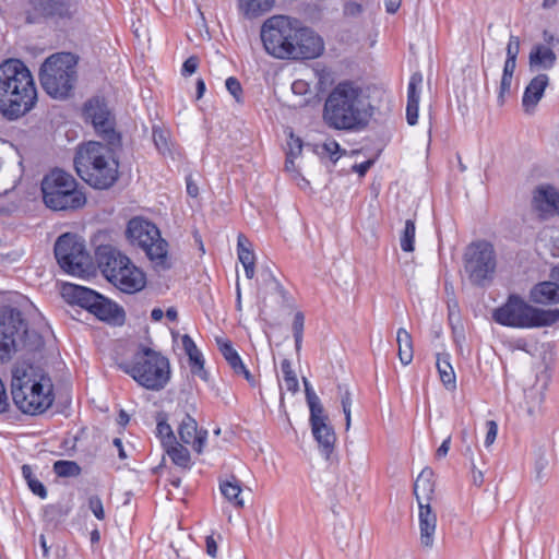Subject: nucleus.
Masks as SVG:
<instances>
[{"mask_svg": "<svg viewBox=\"0 0 559 559\" xmlns=\"http://www.w3.org/2000/svg\"><path fill=\"white\" fill-rule=\"evenodd\" d=\"M157 436L160 438L163 445L166 448L176 443V438L170 425L165 418L158 419L156 425Z\"/></svg>", "mask_w": 559, "mask_h": 559, "instance_id": "41", "label": "nucleus"}, {"mask_svg": "<svg viewBox=\"0 0 559 559\" xmlns=\"http://www.w3.org/2000/svg\"><path fill=\"white\" fill-rule=\"evenodd\" d=\"M43 346V336L28 330L19 309L10 306L0 308V362L11 359L19 349L34 352Z\"/></svg>", "mask_w": 559, "mask_h": 559, "instance_id": "5", "label": "nucleus"}, {"mask_svg": "<svg viewBox=\"0 0 559 559\" xmlns=\"http://www.w3.org/2000/svg\"><path fill=\"white\" fill-rule=\"evenodd\" d=\"M126 235L132 246L145 252L156 269H170L168 243L160 237L155 224L141 217H133L128 223Z\"/></svg>", "mask_w": 559, "mask_h": 559, "instance_id": "10", "label": "nucleus"}, {"mask_svg": "<svg viewBox=\"0 0 559 559\" xmlns=\"http://www.w3.org/2000/svg\"><path fill=\"white\" fill-rule=\"evenodd\" d=\"M294 41L289 45L286 59H314L324 49L322 38L312 29L300 26L297 21L295 26Z\"/></svg>", "mask_w": 559, "mask_h": 559, "instance_id": "17", "label": "nucleus"}, {"mask_svg": "<svg viewBox=\"0 0 559 559\" xmlns=\"http://www.w3.org/2000/svg\"><path fill=\"white\" fill-rule=\"evenodd\" d=\"M88 508L97 520L103 521L105 519L103 501L98 496L88 498Z\"/></svg>", "mask_w": 559, "mask_h": 559, "instance_id": "47", "label": "nucleus"}, {"mask_svg": "<svg viewBox=\"0 0 559 559\" xmlns=\"http://www.w3.org/2000/svg\"><path fill=\"white\" fill-rule=\"evenodd\" d=\"M423 82L420 73H414L411 76L407 87V103H419V91L418 87Z\"/></svg>", "mask_w": 559, "mask_h": 559, "instance_id": "43", "label": "nucleus"}, {"mask_svg": "<svg viewBox=\"0 0 559 559\" xmlns=\"http://www.w3.org/2000/svg\"><path fill=\"white\" fill-rule=\"evenodd\" d=\"M238 259L243 265L247 278L251 280L255 273L254 252L251 243L246 236L240 234L237 239Z\"/></svg>", "mask_w": 559, "mask_h": 559, "instance_id": "28", "label": "nucleus"}, {"mask_svg": "<svg viewBox=\"0 0 559 559\" xmlns=\"http://www.w3.org/2000/svg\"><path fill=\"white\" fill-rule=\"evenodd\" d=\"M216 343L218 345L219 352L228 362L230 368L235 371L237 368H241L243 364L237 350L233 347V344L229 341L216 338Z\"/></svg>", "mask_w": 559, "mask_h": 559, "instance_id": "34", "label": "nucleus"}, {"mask_svg": "<svg viewBox=\"0 0 559 559\" xmlns=\"http://www.w3.org/2000/svg\"><path fill=\"white\" fill-rule=\"evenodd\" d=\"M11 394L15 406L28 415L43 414L55 400L50 377L33 367L13 372Z\"/></svg>", "mask_w": 559, "mask_h": 559, "instance_id": "4", "label": "nucleus"}, {"mask_svg": "<svg viewBox=\"0 0 559 559\" xmlns=\"http://www.w3.org/2000/svg\"><path fill=\"white\" fill-rule=\"evenodd\" d=\"M338 393L341 395V405L343 408V413L345 415V427L346 430L349 429L352 418H350V406H352V394L349 390L344 385H338Z\"/></svg>", "mask_w": 559, "mask_h": 559, "instance_id": "42", "label": "nucleus"}, {"mask_svg": "<svg viewBox=\"0 0 559 559\" xmlns=\"http://www.w3.org/2000/svg\"><path fill=\"white\" fill-rule=\"evenodd\" d=\"M402 3V0H384L385 11L390 14L397 12Z\"/></svg>", "mask_w": 559, "mask_h": 559, "instance_id": "63", "label": "nucleus"}, {"mask_svg": "<svg viewBox=\"0 0 559 559\" xmlns=\"http://www.w3.org/2000/svg\"><path fill=\"white\" fill-rule=\"evenodd\" d=\"M166 452L174 464L182 468H190L191 459L187 448L179 443H173L166 447Z\"/></svg>", "mask_w": 559, "mask_h": 559, "instance_id": "33", "label": "nucleus"}, {"mask_svg": "<svg viewBox=\"0 0 559 559\" xmlns=\"http://www.w3.org/2000/svg\"><path fill=\"white\" fill-rule=\"evenodd\" d=\"M314 152L320 157L329 156L330 159L335 164L340 159L342 153H345V150H342L335 140H329L322 145H317Z\"/></svg>", "mask_w": 559, "mask_h": 559, "instance_id": "39", "label": "nucleus"}, {"mask_svg": "<svg viewBox=\"0 0 559 559\" xmlns=\"http://www.w3.org/2000/svg\"><path fill=\"white\" fill-rule=\"evenodd\" d=\"M84 116L96 134L111 146H121V135L116 131V120L104 98L93 97L84 104Z\"/></svg>", "mask_w": 559, "mask_h": 559, "instance_id": "15", "label": "nucleus"}, {"mask_svg": "<svg viewBox=\"0 0 559 559\" xmlns=\"http://www.w3.org/2000/svg\"><path fill=\"white\" fill-rule=\"evenodd\" d=\"M281 369L283 372L284 385H285L286 390L290 391L293 393L297 392L299 389V384H298L297 377H296L294 370L292 369L290 361L288 359H284L281 362Z\"/></svg>", "mask_w": 559, "mask_h": 559, "instance_id": "40", "label": "nucleus"}, {"mask_svg": "<svg viewBox=\"0 0 559 559\" xmlns=\"http://www.w3.org/2000/svg\"><path fill=\"white\" fill-rule=\"evenodd\" d=\"M78 58L71 52L48 57L40 67L39 80L44 91L53 98L70 96L76 82Z\"/></svg>", "mask_w": 559, "mask_h": 559, "instance_id": "9", "label": "nucleus"}, {"mask_svg": "<svg viewBox=\"0 0 559 559\" xmlns=\"http://www.w3.org/2000/svg\"><path fill=\"white\" fill-rule=\"evenodd\" d=\"M297 20L284 15L267 19L261 27V40L266 52L278 59H286L289 45L294 41Z\"/></svg>", "mask_w": 559, "mask_h": 559, "instance_id": "13", "label": "nucleus"}, {"mask_svg": "<svg viewBox=\"0 0 559 559\" xmlns=\"http://www.w3.org/2000/svg\"><path fill=\"white\" fill-rule=\"evenodd\" d=\"M22 475L27 483L31 491L41 499L47 497V489L41 481H39L33 474V469L29 465L24 464L22 466Z\"/></svg>", "mask_w": 559, "mask_h": 559, "instance_id": "37", "label": "nucleus"}, {"mask_svg": "<svg viewBox=\"0 0 559 559\" xmlns=\"http://www.w3.org/2000/svg\"><path fill=\"white\" fill-rule=\"evenodd\" d=\"M118 368L139 385L150 391L163 390L170 380L169 359L147 346H140L131 362H120Z\"/></svg>", "mask_w": 559, "mask_h": 559, "instance_id": "7", "label": "nucleus"}, {"mask_svg": "<svg viewBox=\"0 0 559 559\" xmlns=\"http://www.w3.org/2000/svg\"><path fill=\"white\" fill-rule=\"evenodd\" d=\"M119 275L111 280V284L126 294H135L142 290L146 285L145 274L132 262L119 267Z\"/></svg>", "mask_w": 559, "mask_h": 559, "instance_id": "21", "label": "nucleus"}, {"mask_svg": "<svg viewBox=\"0 0 559 559\" xmlns=\"http://www.w3.org/2000/svg\"><path fill=\"white\" fill-rule=\"evenodd\" d=\"M420 543L426 548L433 545V535L437 527V515L431 510L430 503L419 504Z\"/></svg>", "mask_w": 559, "mask_h": 559, "instance_id": "23", "label": "nucleus"}, {"mask_svg": "<svg viewBox=\"0 0 559 559\" xmlns=\"http://www.w3.org/2000/svg\"><path fill=\"white\" fill-rule=\"evenodd\" d=\"M188 357H189L192 373L198 374L203 380H206L207 373L204 370V360H203L201 352L198 350L195 354L192 353V354L188 355Z\"/></svg>", "mask_w": 559, "mask_h": 559, "instance_id": "44", "label": "nucleus"}, {"mask_svg": "<svg viewBox=\"0 0 559 559\" xmlns=\"http://www.w3.org/2000/svg\"><path fill=\"white\" fill-rule=\"evenodd\" d=\"M556 60L557 57L552 49L544 45L534 46L528 56V63L531 70H550L555 66Z\"/></svg>", "mask_w": 559, "mask_h": 559, "instance_id": "27", "label": "nucleus"}, {"mask_svg": "<svg viewBox=\"0 0 559 559\" xmlns=\"http://www.w3.org/2000/svg\"><path fill=\"white\" fill-rule=\"evenodd\" d=\"M43 202L55 212H73L86 204V195L76 179L60 168H53L41 179Z\"/></svg>", "mask_w": 559, "mask_h": 559, "instance_id": "6", "label": "nucleus"}, {"mask_svg": "<svg viewBox=\"0 0 559 559\" xmlns=\"http://www.w3.org/2000/svg\"><path fill=\"white\" fill-rule=\"evenodd\" d=\"M275 0H238L239 10L247 17H255L270 11Z\"/></svg>", "mask_w": 559, "mask_h": 559, "instance_id": "32", "label": "nucleus"}, {"mask_svg": "<svg viewBox=\"0 0 559 559\" xmlns=\"http://www.w3.org/2000/svg\"><path fill=\"white\" fill-rule=\"evenodd\" d=\"M487 428H488V430L486 433L485 445L489 447L496 440L497 432H498V426H497L496 421L489 420V421H487Z\"/></svg>", "mask_w": 559, "mask_h": 559, "instance_id": "56", "label": "nucleus"}, {"mask_svg": "<svg viewBox=\"0 0 559 559\" xmlns=\"http://www.w3.org/2000/svg\"><path fill=\"white\" fill-rule=\"evenodd\" d=\"M465 456H467L471 461V468H472V477H473V484L475 486H481L484 483V474L481 471L477 469L474 460H473V451L471 447L466 448V451L464 453Z\"/></svg>", "mask_w": 559, "mask_h": 559, "instance_id": "48", "label": "nucleus"}, {"mask_svg": "<svg viewBox=\"0 0 559 559\" xmlns=\"http://www.w3.org/2000/svg\"><path fill=\"white\" fill-rule=\"evenodd\" d=\"M532 209L542 219L559 215V190L551 185H539L533 191Z\"/></svg>", "mask_w": 559, "mask_h": 559, "instance_id": "19", "label": "nucleus"}, {"mask_svg": "<svg viewBox=\"0 0 559 559\" xmlns=\"http://www.w3.org/2000/svg\"><path fill=\"white\" fill-rule=\"evenodd\" d=\"M416 225L414 219L405 222L404 229L400 237L401 249L404 252H413L415 249Z\"/></svg>", "mask_w": 559, "mask_h": 559, "instance_id": "38", "label": "nucleus"}, {"mask_svg": "<svg viewBox=\"0 0 559 559\" xmlns=\"http://www.w3.org/2000/svg\"><path fill=\"white\" fill-rule=\"evenodd\" d=\"M373 116L369 96L356 82H338L329 93L323 105V120L328 127L340 131H361Z\"/></svg>", "mask_w": 559, "mask_h": 559, "instance_id": "1", "label": "nucleus"}, {"mask_svg": "<svg viewBox=\"0 0 559 559\" xmlns=\"http://www.w3.org/2000/svg\"><path fill=\"white\" fill-rule=\"evenodd\" d=\"M305 382V393H306V400L307 404L309 406L310 413L317 412L320 413V409H324L322 406L319 396L316 394V392L312 390L309 382L304 379Z\"/></svg>", "mask_w": 559, "mask_h": 559, "instance_id": "45", "label": "nucleus"}, {"mask_svg": "<svg viewBox=\"0 0 559 559\" xmlns=\"http://www.w3.org/2000/svg\"><path fill=\"white\" fill-rule=\"evenodd\" d=\"M181 342H182V347L187 355H190L192 353L195 354L199 350L194 341L188 334H185L182 336Z\"/></svg>", "mask_w": 559, "mask_h": 559, "instance_id": "58", "label": "nucleus"}, {"mask_svg": "<svg viewBox=\"0 0 559 559\" xmlns=\"http://www.w3.org/2000/svg\"><path fill=\"white\" fill-rule=\"evenodd\" d=\"M536 460H535V469L537 477H540L542 472L548 465V460L546 457V448L544 445H539L536 450Z\"/></svg>", "mask_w": 559, "mask_h": 559, "instance_id": "50", "label": "nucleus"}, {"mask_svg": "<svg viewBox=\"0 0 559 559\" xmlns=\"http://www.w3.org/2000/svg\"><path fill=\"white\" fill-rule=\"evenodd\" d=\"M288 152H287V155L286 156H289V157H297L298 155H300L301 151H302V141L300 138H297V136H294L293 133H290V140L288 142Z\"/></svg>", "mask_w": 559, "mask_h": 559, "instance_id": "52", "label": "nucleus"}, {"mask_svg": "<svg viewBox=\"0 0 559 559\" xmlns=\"http://www.w3.org/2000/svg\"><path fill=\"white\" fill-rule=\"evenodd\" d=\"M397 355L402 365L407 366L414 357L412 335L403 328L396 333Z\"/></svg>", "mask_w": 559, "mask_h": 559, "instance_id": "30", "label": "nucleus"}, {"mask_svg": "<svg viewBox=\"0 0 559 559\" xmlns=\"http://www.w3.org/2000/svg\"><path fill=\"white\" fill-rule=\"evenodd\" d=\"M450 443H451V437H448L447 439L443 440L441 445L436 451V456L438 459L444 457L448 454L449 449H450Z\"/></svg>", "mask_w": 559, "mask_h": 559, "instance_id": "61", "label": "nucleus"}, {"mask_svg": "<svg viewBox=\"0 0 559 559\" xmlns=\"http://www.w3.org/2000/svg\"><path fill=\"white\" fill-rule=\"evenodd\" d=\"M516 68V59L507 58L503 66V72L500 81L499 100L503 103V96L510 92L513 74Z\"/></svg>", "mask_w": 559, "mask_h": 559, "instance_id": "35", "label": "nucleus"}, {"mask_svg": "<svg viewBox=\"0 0 559 559\" xmlns=\"http://www.w3.org/2000/svg\"><path fill=\"white\" fill-rule=\"evenodd\" d=\"M119 146L90 141L78 146L74 168L79 177L95 189H109L119 178V163L115 150Z\"/></svg>", "mask_w": 559, "mask_h": 559, "instance_id": "3", "label": "nucleus"}, {"mask_svg": "<svg viewBox=\"0 0 559 559\" xmlns=\"http://www.w3.org/2000/svg\"><path fill=\"white\" fill-rule=\"evenodd\" d=\"M53 252L58 264L64 272L78 276L87 273L90 254L84 241L76 235L66 233L59 236Z\"/></svg>", "mask_w": 559, "mask_h": 559, "instance_id": "14", "label": "nucleus"}, {"mask_svg": "<svg viewBox=\"0 0 559 559\" xmlns=\"http://www.w3.org/2000/svg\"><path fill=\"white\" fill-rule=\"evenodd\" d=\"M199 67V58L197 56L189 57L182 64V75H192Z\"/></svg>", "mask_w": 559, "mask_h": 559, "instance_id": "53", "label": "nucleus"}, {"mask_svg": "<svg viewBox=\"0 0 559 559\" xmlns=\"http://www.w3.org/2000/svg\"><path fill=\"white\" fill-rule=\"evenodd\" d=\"M433 472L431 468H424L414 483V495L417 503H430L435 493Z\"/></svg>", "mask_w": 559, "mask_h": 559, "instance_id": "26", "label": "nucleus"}, {"mask_svg": "<svg viewBox=\"0 0 559 559\" xmlns=\"http://www.w3.org/2000/svg\"><path fill=\"white\" fill-rule=\"evenodd\" d=\"M178 433L183 443L190 444L198 453L202 452L207 432L205 430L199 431L197 420L188 413L183 415L180 421Z\"/></svg>", "mask_w": 559, "mask_h": 559, "instance_id": "22", "label": "nucleus"}, {"mask_svg": "<svg viewBox=\"0 0 559 559\" xmlns=\"http://www.w3.org/2000/svg\"><path fill=\"white\" fill-rule=\"evenodd\" d=\"M463 262L469 282L484 286L496 273L497 254L493 245L487 240L471 242L463 254Z\"/></svg>", "mask_w": 559, "mask_h": 559, "instance_id": "12", "label": "nucleus"}, {"mask_svg": "<svg viewBox=\"0 0 559 559\" xmlns=\"http://www.w3.org/2000/svg\"><path fill=\"white\" fill-rule=\"evenodd\" d=\"M34 13H27L26 23L35 24L38 17L52 20L56 24H67L78 13L75 0H29Z\"/></svg>", "mask_w": 559, "mask_h": 559, "instance_id": "16", "label": "nucleus"}, {"mask_svg": "<svg viewBox=\"0 0 559 559\" xmlns=\"http://www.w3.org/2000/svg\"><path fill=\"white\" fill-rule=\"evenodd\" d=\"M492 318L503 326L516 329L551 326L559 321V309L535 308L521 296L512 294L493 311Z\"/></svg>", "mask_w": 559, "mask_h": 559, "instance_id": "8", "label": "nucleus"}, {"mask_svg": "<svg viewBox=\"0 0 559 559\" xmlns=\"http://www.w3.org/2000/svg\"><path fill=\"white\" fill-rule=\"evenodd\" d=\"M309 420L313 438L319 444L320 452L329 460L336 441L334 429L329 424V416L325 414L324 409H320V413H310Z\"/></svg>", "mask_w": 559, "mask_h": 559, "instance_id": "18", "label": "nucleus"}, {"mask_svg": "<svg viewBox=\"0 0 559 559\" xmlns=\"http://www.w3.org/2000/svg\"><path fill=\"white\" fill-rule=\"evenodd\" d=\"M205 546L207 555L211 556L212 558H215L217 555V543L212 535L206 537Z\"/></svg>", "mask_w": 559, "mask_h": 559, "instance_id": "59", "label": "nucleus"}, {"mask_svg": "<svg viewBox=\"0 0 559 559\" xmlns=\"http://www.w3.org/2000/svg\"><path fill=\"white\" fill-rule=\"evenodd\" d=\"M62 296L69 304L86 309L102 321L116 324H122L124 321L126 314L120 306L91 288L66 284L62 288Z\"/></svg>", "mask_w": 559, "mask_h": 559, "instance_id": "11", "label": "nucleus"}, {"mask_svg": "<svg viewBox=\"0 0 559 559\" xmlns=\"http://www.w3.org/2000/svg\"><path fill=\"white\" fill-rule=\"evenodd\" d=\"M238 376H242L252 386L255 385V379L251 374V372L246 368V366L242 364L241 368H237V370L234 371Z\"/></svg>", "mask_w": 559, "mask_h": 559, "instance_id": "60", "label": "nucleus"}, {"mask_svg": "<svg viewBox=\"0 0 559 559\" xmlns=\"http://www.w3.org/2000/svg\"><path fill=\"white\" fill-rule=\"evenodd\" d=\"M548 83L549 78L544 73L537 74L530 81L522 97V106L525 111L528 112L531 109L536 107L538 102L542 99Z\"/></svg>", "mask_w": 559, "mask_h": 559, "instance_id": "24", "label": "nucleus"}, {"mask_svg": "<svg viewBox=\"0 0 559 559\" xmlns=\"http://www.w3.org/2000/svg\"><path fill=\"white\" fill-rule=\"evenodd\" d=\"M227 91L234 96L236 102H241V95H242V87L240 82L234 78L229 76L225 82Z\"/></svg>", "mask_w": 559, "mask_h": 559, "instance_id": "49", "label": "nucleus"}, {"mask_svg": "<svg viewBox=\"0 0 559 559\" xmlns=\"http://www.w3.org/2000/svg\"><path fill=\"white\" fill-rule=\"evenodd\" d=\"M36 100L35 82L25 63L19 59L0 63V112L15 120L27 114Z\"/></svg>", "mask_w": 559, "mask_h": 559, "instance_id": "2", "label": "nucleus"}, {"mask_svg": "<svg viewBox=\"0 0 559 559\" xmlns=\"http://www.w3.org/2000/svg\"><path fill=\"white\" fill-rule=\"evenodd\" d=\"M52 469L58 477L62 478L78 477L82 472L81 466L76 462L67 460L56 461Z\"/></svg>", "mask_w": 559, "mask_h": 559, "instance_id": "36", "label": "nucleus"}, {"mask_svg": "<svg viewBox=\"0 0 559 559\" xmlns=\"http://www.w3.org/2000/svg\"><path fill=\"white\" fill-rule=\"evenodd\" d=\"M362 12V5L355 1H349L344 5V14L347 16H357Z\"/></svg>", "mask_w": 559, "mask_h": 559, "instance_id": "57", "label": "nucleus"}, {"mask_svg": "<svg viewBox=\"0 0 559 559\" xmlns=\"http://www.w3.org/2000/svg\"><path fill=\"white\" fill-rule=\"evenodd\" d=\"M95 257L100 272L109 282L119 275V267L131 262L127 255L111 246H99Z\"/></svg>", "mask_w": 559, "mask_h": 559, "instance_id": "20", "label": "nucleus"}, {"mask_svg": "<svg viewBox=\"0 0 559 559\" xmlns=\"http://www.w3.org/2000/svg\"><path fill=\"white\" fill-rule=\"evenodd\" d=\"M153 141L160 153L169 151L168 133L159 127H153Z\"/></svg>", "mask_w": 559, "mask_h": 559, "instance_id": "46", "label": "nucleus"}, {"mask_svg": "<svg viewBox=\"0 0 559 559\" xmlns=\"http://www.w3.org/2000/svg\"><path fill=\"white\" fill-rule=\"evenodd\" d=\"M440 380L448 390L456 389V377L454 369L450 362V354L443 353L437 355L436 362Z\"/></svg>", "mask_w": 559, "mask_h": 559, "instance_id": "29", "label": "nucleus"}, {"mask_svg": "<svg viewBox=\"0 0 559 559\" xmlns=\"http://www.w3.org/2000/svg\"><path fill=\"white\" fill-rule=\"evenodd\" d=\"M419 103H407L406 119L409 126H415L418 120Z\"/></svg>", "mask_w": 559, "mask_h": 559, "instance_id": "54", "label": "nucleus"}, {"mask_svg": "<svg viewBox=\"0 0 559 559\" xmlns=\"http://www.w3.org/2000/svg\"><path fill=\"white\" fill-rule=\"evenodd\" d=\"M222 495L236 508H242L245 502L240 497L241 487L240 481L231 476L229 479L223 480L219 484Z\"/></svg>", "mask_w": 559, "mask_h": 559, "instance_id": "31", "label": "nucleus"}, {"mask_svg": "<svg viewBox=\"0 0 559 559\" xmlns=\"http://www.w3.org/2000/svg\"><path fill=\"white\" fill-rule=\"evenodd\" d=\"M187 193L192 197V198H195L198 197L199 194V188L198 186L192 181L191 177H188L187 178Z\"/></svg>", "mask_w": 559, "mask_h": 559, "instance_id": "64", "label": "nucleus"}, {"mask_svg": "<svg viewBox=\"0 0 559 559\" xmlns=\"http://www.w3.org/2000/svg\"><path fill=\"white\" fill-rule=\"evenodd\" d=\"M372 160H366L360 164L354 166V171H356L360 177H364L369 168L372 166Z\"/></svg>", "mask_w": 559, "mask_h": 559, "instance_id": "62", "label": "nucleus"}, {"mask_svg": "<svg viewBox=\"0 0 559 559\" xmlns=\"http://www.w3.org/2000/svg\"><path fill=\"white\" fill-rule=\"evenodd\" d=\"M530 300L538 305L559 304V286L551 278L535 284L530 290Z\"/></svg>", "mask_w": 559, "mask_h": 559, "instance_id": "25", "label": "nucleus"}, {"mask_svg": "<svg viewBox=\"0 0 559 559\" xmlns=\"http://www.w3.org/2000/svg\"><path fill=\"white\" fill-rule=\"evenodd\" d=\"M520 52V38L511 35L507 45V58L518 59Z\"/></svg>", "mask_w": 559, "mask_h": 559, "instance_id": "51", "label": "nucleus"}, {"mask_svg": "<svg viewBox=\"0 0 559 559\" xmlns=\"http://www.w3.org/2000/svg\"><path fill=\"white\" fill-rule=\"evenodd\" d=\"M305 316L301 311H297L293 321V334L304 335Z\"/></svg>", "mask_w": 559, "mask_h": 559, "instance_id": "55", "label": "nucleus"}]
</instances>
